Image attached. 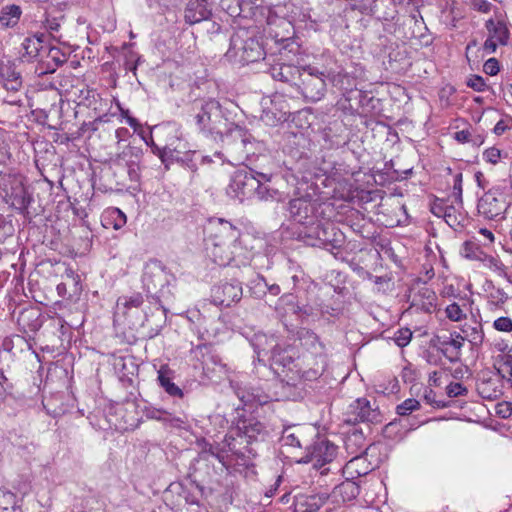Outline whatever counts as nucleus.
Wrapping results in <instances>:
<instances>
[{"mask_svg": "<svg viewBox=\"0 0 512 512\" xmlns=\"http://www.w3.org/2000/svg\"><path fill=\"white\" fill-rule=\"evenodd\" d=\"M465 338L459 333L451 334L450 337L436 336L432 339V342L438 343L442 346H447L453 349V353L444 352V357L451 363H456L461 360V349Z\"/></svg>", "mask_w": 512, "mask_h": 512, "instance_id": "nucleus-21", "label": "nucleus"}, {"mask_svg": "<svg viewBox=\"0 0 512 512\" xmlns=\"http://www.w3.org/2000/svg\"><path fill=\"white\" fill-rule=\"evenodd\" d=\"M254 197L260 201H280L283 194L278 189L272 188L259 180V187L255 191Z\"/></svg>", "mask_w": 512, "mask_h": 512, "instance_id": "nucleus-32", "label": "nucleus"}, {"mask_svg": "<svg viewBox=\"0 0 512 512\" xmlns=\"http://www.w3.org/2000/svg\"><path fill=\"white\" fill-rule=\"evenodd\" d=\"M192 110L196 125L201 132L221 137L225 134L223 141L228 145L231 144L232 150L245 155L249 154L247 146L251 144V135L244 128L228 122L218 101L197 100L193 103Z\"/></svg>", "mask_w": 512, "mask_h": 512, "instance_id": "nucleus-2", "label": "nucleus"}, {"mask_svg": "<svg viewBox=\"0 0 512 512\" xmlns=\"http://www.w3.org/2000/svg\"><path fill=\"white\" fill-rule=\"evenodd\" d=\"M142 155L143 151L141 148L128 145L122 152L115 155L113 162L119 166H135V164H140Z\"/></svg>", "mask_w": 512, "mask_h": 512, "instance_id": "nucleus-25", "label": "nucleus"}, {"mask_svg": "<svg viewBox=\"0 0 512 512\" xmlns=\"http://www.w3.org/2000/svg\"><path fill=\"white\" fill-rule=\"evenodd\" d=\"M0 77L8 91L16 92L21 89V73L17 70L16 64L13 61L8 59L0 60Z\"/></svg>", "mask_w": 512, "mask_h": 512, "instance_id": "nucleus-19", "label": "nucleus"}, {"mask_svg": "<svg viewBox=\"0 0 512 512\" xmlns=\"http://www.w3.org/2000/svg\"><path fill=\"white\" fill-rule=\"evenodd\" d=\"M125 68L126 70H130L133 72H135V70L137 69V61H134V55L132 53L130 55V59H128L125 62Z\"/></svg>", "mask_w": 512, "mask_h": 512, "instance_id": "nucleus-61", "label": "nucleus"}, {"mask_svg": "<svg viewBox=\"0 0 512 512\" xmlns=\"http://www.w3.org/2000/svg\"><path fill=\"white\" fill-rule=\"evenodd\" d=\"M322 222L317 218V222L315 224L303 225L304 231L301 232V235L304 239V242L309 245V241H318V229H321Z\"/></svg>", "mask_w": 512, "mask_h": 512, "instance_id": "nucleus-37", "label": "nucleus"}, {"mask_svg": "<svg viewBox=\"0 0 512 512\" xmlns=\"http://www.w3.org/2000/svg\"><path fill=\"white\" fill-rule=\"evenodd\" d=\"M420 407V402L414 398H409L403 401L401 404L397 406V413L401 416H406L411 414L413 411L418 410Z\"/></svg>", "mask_w": 512, "mask_h": 512, "instance_id": "nucleus-40", "label": "nucleus"}, {"mask_svg": "<svg viewBox=\"0 0 512 512\" xmlns=\"http://www.w3.org/2000/svg\"><path fill=\"white\" fill-rule=\"evenodd\" d=\"M446 393L450 398L466 396L468 389L461 383L452 382L446 387Z\"/></svg>", "mask_w": 512, "mask_h": 512, "instance_id": "nucleus-45", "label": "nucleus"}, {"mask_svg": "<svg viewBox=\"0 0 512 512\" xmlns=\"http://www.w3.org/2000/svg\"><path fill=\"white\" fill-rule=\"evenodd\" d=\"M305 451V455L301 457L299 462H311L315 468L320 469L333 461L337 453V447L329 440L317 437L312 444L306 446Z\"/></svg>", "mask_w": 512, "mask_h": 512, "instance_id": "nucleus-10", "label": "nucleus"}, {"mask_svg": "<svg viewBox=\"0 0 512 512\" xmlns=\"http://www.w3.org/2000/svg\"><path fill=\"white\" fill-rule=\"evenodd\" d=\"M484 72L490 76L496 75L500 68H499V62L496 58H490L488 59L483 66Z\"/></svg>", "mask_w": 512, "mask_h": 512, "instance_id": "nucleus-51", "label": "nucleus"}, {"mask_svg": "<svg viewBox=\"0 0 512 512\" xmlns=\"http://www.w3.org/2000/svg\"><path fill=\"white\" fill-rule=\"evenodd\" d=\"M485 27L488 31V37L484 42L483 49L487 53H494L498 46L508 44L510 31L503 20L491 18L486 21Z\"/></svg>", "mask_w": 512, "mask_h": 512, "instance_id": "nucleus-12", "label": "nucleus"}, {"mask_svg": "<svg viewBox=\"0 0 512 512\" xmlns=\"http://www.w3.org/2000/svg\"><path fill=\"white\" fill-rule=\"evenodd\" d=\"M479 234L482 235L489 243H493L495 240L494 234L487 228H481Z\"/></svg>", "mask_w": 512, "mask_h": 512, "instance_id": "nucleus-60", "label": "nucleus"}, {"mask_svg": "<svg viewBox=\"0 0 512 512\" xmlns=\"http://www.w3.org/2000/svg\"><path fill=\"white\" fill-rule=\"evenodd\" d=\"M503 365L508 368L509 374L512 377V355L507 354L503 357Z\"/></svg>", "mask_w": 512, "mask_h": 512, "instance_id": "nucleus-62", "label": "nucleus"}, {"mask_svg": "<svg viewBox=\"0 0 512 512\" xmlns=\"http://www.w3.org/2000/svg\"><path fill=\"white\" fill-rule=\"evenodd\" d=\"M302 430L303 429L300 426H290L284 428L280 438L282 446L302 448L304 444Z\"/></svg>", "mask_w": 512, "mask_h": 512, "instance_id": "nucleus-28", "label": "nucleus"}, {"mask_svg": "<svg viewBox=\"0 0 512 512\" xmlns=\"http://www.w3.org/2000/svg\"><path fill=\"white\" fill-rule=\"evenodd\" d=\"M143 296L139 292H134L131 295H123L118 298L117 306L125 309L138 308L143 304Z\"/></svg>", "mask_w": 512, "mask_h": 512, "instance_id": "nucleus-36", "label": "nucleus"}, {"mask_svg": "<svg viewBox=\"0 0 512 512\" xmlns=\"http://www.w3.org/2000/svg\"><path fill=\"white\" fill-rule=\"evenodd\" d=\"M170 374L171 371L167 366H161L158 371V381L160 386L171 397L183 398V390L172 381Z\"/></svg>", "mask_w": 512, "mask_h": 512, "instance_id": "nucleus-27", "label": "nucleus"}, {"mask_svg": "<svg viewBox=\"0 0 512 512\" xmlns=\"http://www.w3.org/2000/svg\"><path fill=\"white\" fill-rule=\"evenodd\" d=\"M345 448L348 453L353 455V458L346 464V470H351L360 460V455L365 451L363 435L361 433L349 435L345 440Z\"/></svg>", "mask_w": 512, "mask_h": 512, "instance_id": "nucleus-23", "label": "nucleus"}, {"mask_svg": "<svg viewBox=\"0 0 512 512\" xmlns=\"http://www.w3.org/2000/svg\"><path fill=\"white\" fill-rule=\"evenodd\" d=\"M63 20V16L60 17H51L48 15L45 20V28L53 34L54 32H58L61 27V21Z\"/></svg>", "mask_w": 512, "mask_h": 512, "instance_id": "nucleus-49", "label": "nucleus"}, {"mask_svg": "<svg viewBox=\"0 0 512 512\" xmlns=\"http://www.w3.org/2000/svg\"><path fill=\"white\" fill-rule=\"evenodd\" d=\"M493 327L497 331L511 332L512 331V319L509 317H499L494 321Z\"/></svg>", "mask_w": 512, "mask_h": 512, "instance_id": "nucleus-48", "label": "nucleus"}, {"mask_svg": "<svg viewBox=\"0 0 512 512\" xmlns=\"http://www.w3.org/2000/svg\"><path fill=\"white\" fill-rule=\"evenodd\" d=\"M325 74L312 66H303L295 90L307 102L320 101L326 93Z\"/></svg>", "mask_w": 512, "mask_h": 512, "instance_id": "nucleus-9", "label": "nucleus"}, {"mask_svg": "<svg viewBox=\"0 0 512 512\" xmlns=\"http://www.w3.org/2000/svg\"><path fill=\"white\" fill-rule=\"evenodd\" d=\"M15 504V495L5 489L0 488V510L6 511Z\"/></svg>", "mask_w": 512, "mask_h": 512, "instance_id": "nucleus-44", "label": "nucleus"}, {"mask_svg": "<svg viewBox=\"0 0 512 512\" xmlns=\"http://www.w3.org/2000/svg\"><path fill=\"white\" fill-rule=\"evenodd\" d=\"M276 43L281 46L279 48L281 60H289L290 53L296 55L299 51V45L290 37L276 40Z\"/></svg>", "mask_w": 512, "mask_h": 512, "instance_id": "nucleus-34", "label": "nucleus"}, {"mask_svg": "<svg viewBox=\"0 0 512 512\" xmlns=\"http://www.w3.org/2000/svg\"><path fill=\"white\" fill-rule=\"evenodd\" d=\"M327 499L328 496L323 494L301 496L297 499L296 510L298 512H317Z\"/></svg>", "mask_w": 512, "mask_h": 512, "instance_id": "nucleus-26", "label": "nucleus"}, {"mask_svg": "<svg viewBox=\"0 0 512 512\" xmlns=\"http://www.w3.org/2000/svg\"><path fill=\"white\" fill-rule=\"evenodd\" d=\"M446 317L454 322H459L466 318V314L456 302L449 304L445 309Z\"/></svg>", "mask_w": 512, "mask_h": 512, "instance_id": "nucleus-39", "label": "nucleus"}, {"mask_svg": "<svg viewBox=\"0 0 512 512\" xmlns=\"http://www.w3.org/2000/svg\"><path fill=\"white\" fill-rule=\"evenodd\" d=\"M2 348L4 351L16 355L18 352L29 351L32 349L31 344L21 335H12L6 337L2 342Z\"/></svg>", "mask_w": 512, "mask_h": 512, "instance_id": "nucleus-30", "label": "nucleus"}, {"mask_svg": "<svg viewBox=\"0 0 512 512\" xmlns=\"http://www.w3.org/2000/svg\"><path fill=\"white\" fill-rule=\"evenodd\" d=\"M211 0H189L184 9V20L189 25L209 20L212 16Z\"/></svg>", "mask_w": 512, "mask_h": 512, "instance_id": "nucleus-17", "label": "nucleus"}, {"mask_svg": "<svg viewBox=\"0 0 512 512\" xmlns=\"http://www.w3.org/2000/svg\"><path fill=\"white\" fill-rule=\"evenodd\" d=\"M22 10L18 5H8L0 11V25L3 28L15 27L21 17Z\"/></svg>", "mask_w": 512, "mask_h": 512, "instance_id": "nucleus-29", "label": "nucleus"}, {"mask_svg": "<svg viewBox=\"0 0 512 512\" xmlns=\"http://www.w3.org/2000/svg\"><path fill=\"white\" fill-rule=\"evenodd\" d=\"M412 335L413 333L409 328L399 329L394 336L395 343L399 347H405L410 343Z\"/></svg>", "mask_w": 512, "mask_h": 512, "instance_id": "nucleus-43", "label": "nucleus"}, {"mask_svg": "<svg viewBox=\"0 0 512 512\" xmlns=\"http://www.w3.org/2000/svg\"><path fill=\"white\" fill-rule=\"evenodd\" d=\"M23 48L29 57H37L40 50L43 48L42 40L30 39V37H28L23 42Z\"/></svg>", "mask_w": 512, "mask_h": 512, "instance_id": "nucleus-38", "label": "nucleus"}, {"mask_svg": "<svg viewBox=\"0 0 512 512\" xmlns=\"http://www.w3.org/2000/svg\"><path fill=\"white\" fill-rule=\"evenodd\" d=\"M379 412L370 406V402L365 398H358L348 407L344 422L355 425L360 422L378 421Z\"/></svg>", "mask_w": 512, "mask_h": 512, "instance_id": "nucleus-15", "label": "nucleus"}, {"mask_svg": "<svg viewBox=\"0 0 512 512\" xmlns=\"http://www.w3.org/2000/svg\"><path fill=\"white\" fill-rule=\"evenodd\" d=\"M269 360L273 372L287 384L296 385L298 380L305 378V370L301 368L299 359L295 358V352L292 348L275 345Z\"/></svg>", "mask_w": 512, "mask_h": 512, "instance_id": "nucleus-5", "label": "nucleus"}, {"mask_svg": "<svg viewBox=\"0 0 512 512\" xmlns=\"http://www.w3.org/2000/svg\"><path fill=\"white\" fill-rule=\"evenodd\" d=\"M257 176L261 177L265 182H269L272 178V173L256 172L255 175L253 170L240 169L235 171L227 187V194L241 202L254 197L255 191L259 187Z\"/></svg>", "mask_w": 512, "mask_h": 512, "instance_id": "nucleus-8", "label": "nucleus"}, {"mask_svg": "<svg viewBox=\"0 0 512 512\" xmlns=\"http://www.w3.org/2000/svg\"><path fill=\"white\" fill-rule=\"evenodd\" d=\"M449 205L450 204H448L447 201L442 200V199H437L431 205V212L433 215H435L439 218H444Z\"/></svg>", "mask_w": 512, "mask_h": 512, "instance_id": "nucleus-47", "label": "nucleus"}, {"mask_svg": "<svg viewBox=\"0 0 512 512\" xmlns=\"http://www.w3.org/2000/svg\"><path fill=\"white\" fill-rule=\"evenodd\" d=\"M127 169L130 180L138 181L140 177V164H135V166H128Z\"/></svg>", "mask_w": 512, "mask_h": 512, "instance_id": "nucleus-59", "label": "nucleus"}, {"mask_svg": "<svg viewBox=\"0 0 512 512\" xmlns=\"http://www.w3.org/2000/svg\"><path fill=\"white\" fill-rule=\"evenodd\" d=\"M173 155V150L169 147L157 148V156L160 158L161 162L165 165L166 169H168L169 159Z\"/></svg>", "mask_w": 512, "mask_h": 512, "instance_id": "nucleus-55", "label": "nucleus"}, {"mask_svg": "<svg viewBox=\"0 0 512 512\" xmlns=\"http://www.w3.org/2000/svg\"><path fill=\"white\" fill-rule=\"evenodd\" d=\"M263 43L254 30L238 29L230 38L225 57L229 62L246 65L264 59Z\"/></svg>", "mask_w": 512, "mask_h": 512, "instance_id": "nucleus-3", "label": "nucleus"}, {"mask_svg": "<svg viewBox=\"0 0 512 512\" xmlns=\"http://www.w3.org/2000/svg\"><path fill=\"white\" fill-rule=\"evenodd\" d=\"M481 250L473 241H465L461 248V254L468 259H478Z\"/></svg>", "mask_w": 512, "mask_h": 512, "instance_id": "nucleus-41", "label": "nucleus"}, {"mask_svg": "<svg viewBox=\"0 0 512 512\" xmlns=\"http://www.w3.org/2000/svg\"><path fill=\"white\" fill-rule=\"evenodd\" d=\"M270 75L273 79L289 84L295 89L299 77L302 72V67L290 63H277L270 67Z\"/></svg>", "mask_w": 512, "mask_h": 512, "instance_id": "nucleus-18", "label": "nucleus"}, {"mask_svg": "<svg viewBox=\"0 0 512 512\" xmlns=\"http://www.w3.org/2000/svg\"><path fill=\"white\" fill-rule=\"evenodd\" d=\"M464 338L467 339L473 347H479L482 345L484 340V333L482 325L475 323L472 325H464L462 328Z\"/></svg>", "mask_w": 512, "mask_h": 512, "instance_id": "nucleus-31", "label": "nucleus"}, {"mask_svg": "<svg viewBox=\"0 0 512 512\" xmlns=\"http://www.w3.org/2000/svg\"><path fill=\"white\" fill-rule=\"evenodd\" d=\"M147 417L154 419L171 427L180 428L186 423V416L184 414L175 415L166 410L152 408L147 411Z\"/></svg>", "mask_w": 512, "mask_h": 512, "instance_id": "nucleus-24", "label": "nucleus"}, {"mask_svg": "<svg viewBox=\"0 0 512 512\" xmlns=\"http://www.w3.org/2000/svg\"><path fill=\"white\" fill-rule=\"evenodd\" d=\"M360 493L359 485L352 480H345L334 487L330 497L335 503H344L354 500Z\"/></svg>", "mask_w": 512, "mask_h": 512, "instance_id": "nucleus-22", "label": "nucleus"}, {"mask_svg": "<svg viewBox=\"0 0 512 512\" xmlns=\"http://www.w3.org/2000/svg\"><path fill=\"white\" fill-rule=\"evenodd\" d=\"M282 95H275L272 99V104L273 105H277V104H280V115L278 117V120H286L287 119V115L290 114V110L282 105Z\"/></svg>", "mask_w": 512, "mask_h": 512, "instance_id": "nucleus-53", "label": "nucleus"}, {"mask_svg": "<svg viewBox=\"0 0 512 512\" xmlns=\"http://www.w3.org/2000/svg\"><path fill=\"white\" fill-rule=\"evenodd\" d=\"M244 435L249 439L248 442L252 440H257V437L264 432V426L257 420L250 419L245 421L243 424Z\"/></svg>", "mask_w": 512, "mask_h": 512, "instance_id": "nucleus-35", "label": "nucleus"}, {"mask_svg": "<svg viewBox=\"0 0 512 512\" xmlns=\"http://www.w3.org/2000/svg\"><path fill=\"white\" fill-rule=\"evenodd\" d=\"M477 392L483 399H498L502 395L500 380L484 373L477 382Z\"/></svg>", "mask_w": 512, "mask_h": 512, "instance_id": "nucleus-20", "label": "nucleus"}, {"mask_svg": "<svg viewBox=\"0 0 512 512\" xmlns=\"http://www.w3.org/2000/svg\"><path fill=\"white\" fill-rule=\"evenodd\" d=\"M319 312L322 316L338 317L339 310L329 305H319Z\"/></svg>", "mask_w": 512, "mask_h": 512, "instance_id": "nucleus-56", "label": "nucleus"}, {"mask_svg": "<svg viewBox=\"0 0 512 512\" xmlns=\"http://www.w3.org/2000/svg\"><path fill=\"white\" fill-rule=\"evenodd\" d=\"M497 413L503 418H507L512 414V407L510 403H503L498 405Z\"/></svg>", "mask_w": 512, "mask_h": 512, "instance_id": "nucleus-57", "label": "nucleus"}, {"mask_svg": "<svg viewBox=\"0 0 512 512\" xmlns=\"http://www.w3.org/2000/svg\"><path fill=\"white\" fill-rule=\"evenodd\" d=\"M242 285L239 281L221 282L211 290V299L215 305L229 307L241 300Z\"/></svg>", "mask_w": 512, "mask_h": 512, "instance_id": "nucleus-13", "label": "nucleus"}, {"mask_svg": "<svg viewBox=\"0 0 512 512\" xmlns=\"http://www.w3.org/2000/svg\"><path fill=\"white\" fill-rule=\"evenodd\" d=\"M462 173H457L454 175L453 179V197L455 198V202L458 206L462 205Z\"/></svg>", "mask_w": 512, "mask_h": 512, "instance_id": "nucleus-46", "label": "nucleus"}, {"mask_svg": "<svg viewBox=\"0 0 512 512\" xmlns=\"http://www.w3.org/2000/svg\"><path fill=\"white\" fill-rule=\"evenodd\" d=\"M317 236L318 241H309V246L333 250L339 249L344 242L343 233L331 223H322Z\"/></svg>", "mask_w": 512, "mask_h": 512, "instance_id": "nucleus-16", "label": "nucleus"}, {"mask_svg": "<svg viewBox=\"0 0 512 512\" xmlns=\"http://www.w3.org/2000/svg\"><path fill=\"white\" fill-rule=\"evenodd\" d=\"M471 134L468 130H461V131H457L455 133V139L459 142V143H467V142H470L471 139Z\"/></svg>", "mask_w": 512, "mask_h": 512, "instance_id": "nucleus-58", "label": "nucleus"}, {"mask_svg": "<svg viewBox=\"0 0 512 512\" xmlns=\"http://www.w3.org/2000/svg\"><path fill=\"white\" fill-rule=\"evenodd\" d=\"M206 250L211 260L219 266H246L253 253L240 242L241 231L222 218L210 219L206 227Z\"/></svg>", "mask_w": 512, "mask_h": 512, "instance_id": "nucleus-1", "label": "nucleus"}, {"mask_svg": "<svg viewBox=\"0 0 512 512\" xmlns=\"http://www.w3.org/2000/svg\"><path fill=\"white\" fill-rule=\"evenodd\" d=\"M483 157L487 162L496 164L501 157V151L495 147H491L484 151Z\"/></svg>", "mask_w": 512, "mask_h": 512, "instance_id": "nucleus-50", "label": "nucleus"}, {"mask_svg": "<svg viewBox=\"0 0 512 512\" xmlns=\"http://www.w3.org/2000/svg\"><path fill=\"white\" fill-rule=\"evenodd\" d=\"M320 204L310 198H296L289 202L290 217L301 225L315 224L319 218Z\"/></svg>", "mask_w": 512, "mask_h": 512, "instance_id": "nucleus-11", "label": "nucleus"}, {"mask_svg": "<svg viewBox=\"0 0 512 512\" xmlns=\"http://www.w3.org/2000/svg\"><path fill=\"white\" fill-rule=\"evenodd\" d=\"M443 219L452 229L457 230L463 227L465 215L459 208L450 204Z\"/></svg>", "mask_w": 512, "mask_h": 512, "instance_id": "nucleus-33", "label": "nucleus"}, {"mask_svg": "<svg viewBox=\"0 0 512 512\" xmlns=\"http://www.w3.org/2000/svg\"><path fill=\"white\" fill-rule=\"evenodd\" d=\"M467 85L475 91H483L485 87L484 79L481 76L473 75L468 79Z\"/></svg>", "mask_w": 512, "mask_h": 512, "instance_id": "nucleus-52", "label": "nucleus"}, {"mask_svg": "<svg viewBox=\"0 0 512 512\" xmlns=\"http://www.w3.org/2000/svg\"><path fill=\"white\" fill-rule=\"evenodd\" d=\"M512 199L502 189L493 187L478 200L477 211L486 220L500 222L506 219Z\"/></svg>", "mask_w": 512, "mask_h": 512, "instance_id": "nucleus-7", "label": "nucleus"}, {"mask_svg": "<svg viewBox=\"0 0 512 512\" xmlns=\"http://www.w3.org/2000/svg\"><path fill=\"white\" fill-rule=\"evenodd\" d=\"M66 276L68 278L72 279V281L75 283L76 286L79 284V281H80L79 276L76 275L72 269L66 270Z\"/></svg>", "mask_w": 512, "mask_h": 512, "instance_id": "nucleus-64", "label": "nucleus"}, {"mask_svg": "<svg viewBox=\"0 0 512 512\" xmlns=\"http://www.w3.org/2000/svg\"><path fill=\"white\" fill-rule=\"evenodd\" d=\"M432 345L433 347H435L438 351H440L442 353V355L444 356V352L446 353H453L455 354V352H453V349L452 348H449L447 346H442L438 343H435V342H432Z\"/></svg>", "mask_w": 512, "mask_h": 512, "instance_id": "nucleus-63", "label": "nucleus"}, {"mask_svg": "<svg viewBox=\"0 0 512 512\" xmlns=\"http://www.w3.org/2000/svg\"><path fill=\"white\" fill-rule=\"evenodd\" d=\"M297 339L301 346L306 349L313 358V366L305 370V379H316L321 375L327 366V349L325 344L320 341L318 335L310 329L300 328L297 331Z\"/></svg>", "mask_w": 512, "mask_h": 512, "instance_id": "nucleus-6", "label": "nucleus"}, {"mask_svg": "<svg viewBox=\"0 0 512 512\" xmlns=\"http://www.w3.org/2000/svg\"><path fill=\"white\" fill-rule=\"evenodd\" d=\"M175 282V277L170 273L161 261L153 259L149 260L143 270L142 283L144 289L149 294H153L152 298L158 302L163 308L161 298L167 299L170 295L169 286Z\"/></svg>", "mask_w": 512, "mask_h": 512, "instance_id": "nucleus-4", "label": "nucleus"}, {"mask_svg": "<svg viewBox=\"0 0 512 512\" xmlns=\"http://www.w3.org/2000/svg\"><path fill=\"white\" fill-rule=\"evenodd\" d=\"M437 300L436 293L425 282L417 279L411 286L408 301L411 307L430 313Z\"/></svg>", "mask_w": 512, "mask_h": 512, "instance_id": "nucleus-14", "label": "nucleus"}, {"mask_svg": "<svg viewBox=\"0 0 512 512\" xmlns=\"http://www.w3.org/2000/svg\"><path fill=\"white\" fill-rule=\"evenodd\" d=\"M108 218L115 230L122 228L126 224V215L118 208H113L108 212Z\"/></svg>", "mask_w": 512, "mask_h": 512, "instance_id": "nucleus-42", "label": "nucleus"}, {"mask_svg": "<svg viewBox=\"0 0 512 512\" xmlns=\"http://www.w3.org/2000/svg\"><path fill=\"white\" fill-rule=\"evenodd\" d=\"M475 10L483 13L490 11L491 3L487 0H467Z\"/></svg>", "mask_w": 512, "mask_h": 512, "instance_id": "nucleus-54", "label": "nucleus"}]
</instances>
